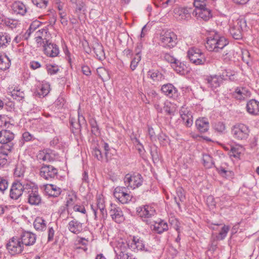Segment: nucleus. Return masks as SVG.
Returning <instances> with one entry per match:
<instances>
[{
    "label": "nucleus",
    "instance_id": "f257e3e1",
    "mask_svg": "<svg viewBox=\"0 0 259 259\" xmlns=\"http://www.w3.org/2000/svg\"><path fill=\"white\" fill-rule=\"evenodd\" d=\"M194 6L195 9L193 15L198 20L207 21L212 17L211 10L206 5V0H194Z\"/></svg>",
    "mask_w": 259,
    "mask_h": 259
},
{
    "label": "nucleus",
    "instance_id": "f03ea898",
    "mask_svg": "<svg viewBox=\"0 0 259 259\" xmlns=\"http://www.w3.org/2000/svg\"><path fill=\"white\" fill-rule=\"evenodd\" d=\"M228 43L229 41L226 37L215 33L213 35L207 37L205 47L209 51L219 52Z\"/></svg>",
    "mask_w": 259,
    "mask_h": 259
},
{
    "label": "nucleus",
    "instance_id": "7ed1b4c3",
    "mask_svg": "<svg viewBox=\"0 0 259 259\" xmlns=\"http://www.w3.org/2000/svg\"><path fill=\"white\" fill-rule=\"evenodd\" d=\"M25 191V196L28 203L31 205H39L41 203L42 198L39 192L38 188L33 183L29 184Z\"/></svg>",
    "mask_w": 259,
    "mask_h": 259
},
{
    "label": "nucleus",
    "instance_id": "20e7f679",
    "mask_svg": "<svg viewBox=\"0 0 259 259\" xmlns=\"http://www.w3.org/2000/svg\"><path fill=\"white\" fill-rule=\"evenodd\" d=\"M250 133L249 127L243 123H237L231 128L233 137L237 141H245L247 139Z\"/></svg>",
    "mask_w": 259,
    "mask_h": 259
},
{
    "label": "nucleus",
    "instance_id": "39448f33",
    "mask_svg": "<svg viewBox=\"0 0 259 259\" xmlns=\"http://www.w3.org/2000/svg\"><path fill=\"white\" fill-rule=\"evenodd\" d=\"M29 183L21 182L19 181H14L10 190V197L13 200H18L23 194L25 195Z\"/></svg>",
    "mask_w": 259,
    "mask_h": 259
},
{
    "label": "nucleus",
    "instance_id": "423d86ee",
    "mask_svg": "<svg viewBox=\"0 0 259 259\" xmlns=\"http://www.w3.org/2000/svg\"><path fill=\"white\" fill-rule=\"evenodd\" d=\"M177 40L176 34L170 30L165 31L160 36L161 45L163 47L168 49L175 47L178 42Z\"/></svg>",
    "mask_w": 259,
    "mask_h": 259
},
{
    "label": "nucleus",
    "instance_id": "0eeeda50",
    "mask_svg": "<svg viewBox=\"0 0 259 259\" xmlns=\"http://www.w3.org/2000/svg\"><path fill=\"white\" fill-rule=\"evenodd\" d=\"M123 180L126 187L132 189L140 187L143 182V179L141 175L135 172L126 174Z\"/></svg>",
    "mask_w": 259,
    "mask_h": 259
},
{
    "label": "nucleus",
    "instance_id": "6e6552de",
    "mask_svg": "<svg viewBox=\"0 0 259 259\" xmlns=\"http://www.w3.org/2000/svg\"><path fill=\"white\" fill-rule=\"evenodd\" d=\"M6 248L10 254L12 255L21 253L24 250V246L18 236L11 238L6 244Z\"/></svg>",
    "mask_w": 259,
    "mask_h": 259
},
{
    "label": "nucleus",
    "instance_id": "1a4fd4ad",
    "mask_svg": "<svg viewBox=\"0 0 259 259\" xmlns=\"http://www.w3.org/2000/svg\"><path fill=\"white\" fill-rule=\"evenodd\" d=\"M136 211L138 215L147 224L151 223L150 219L156 214L154 207L149 205L139 206L137 208Z\"/></svg>",
    "mask_w": 259,
    "mask_h": 259
},
{
    "label": "nucleus",
    "instance_id": "9d476101",
    "mask_svg": "<svg viewBox=\"0 0 259 259\" xmlns=\"http://www.w3.org/2000/svg\"><path fill=\"white\" fill-rule=\"evenodd\" d=\"M190 61L195 65L204 64L206 61L204 54L198 48H192L187 52Z\"/></svg>",
    "mask_w": 259,
    "mask_h": 259
},
{
    "label": "nucleus",
    "instance_id": "9b49d317",
    "mask_svg": "<svg viewBox=\"0 0 259 259\" xmlns=\"http://www.w3.org/2000/svg\"><path fill=\"white\" fill-rule=\"evenodd\" d=\"M127 188L124 187H117L114 190V197L123 204L129 203L133 198V195L128 192Z\"/></svg>",
    "mask_w": 259,
    "mask_h": 259
},
{
    "label": "nucleus",
    "instance_id": "f8f14e48",
    "mask_svg": "<svg viewBox=\"0 0 259 259\" xmlns=\"http://www.w3.org/2000/svg\"><path fill=\"white\" fill-rule=\"evenodd\" d=\"M79 109H78V110ZM69 123L71 128L72 132L74 134L79 133L81 135V128L82 126H87V123L85 117L78 111V120L76 121L74 118H69Z\"/></svg>",
    "mask_w": 259,
    "mask_h": 259
},
{
    "label": "nucleus",
    "instance_id": "ddd939ff",
    "mask_svg": "<svg viewBox=\"0 0 259 259\" xmlns=\"http://www.w3.org/2000/svg\"><path fill=\"white\" fill-rule=\"evenodd\" d=\"M246 27V23L243 19H238L234 23L233 26L230 29V32L232 37L236 39H240L242 37V31Z\"/></svg>",
    "mask_w": 259,
    "mask_h": 259
},
{
    "label": "nucleus",
    "instance_id": "4468645a",
    "mask_svg": "<svg viewBox=\"0 0 259 259\" xmlns=\"http://www.w3.org/2000/svg\"><path fill=\"white\" fill-rule=\"evenodd\" d=\"M97 208H94L93 206L91 205L94 212L95 219L105 220L107 216V210L105 208L104 199L102 198H99L97 200Z\"/></svg>",
    "mask_w": 259,
    "mask_h": 259
},
{
    "label": "nucleus",
    "instance_id": "2eb2a0df",
    "mask_svg": "<svg viewBox=\"0 0 259 259\" xmlns=\"http://www.w3.org/2000/svg\"><path fill=\"white\" fill-rule=\"evenodd\" d=\"M57 174L58 170L51 165L43 164L40 169V177L47 180H52Z\"/></svg>",
    "mask_w": 259,
    "mask_h": 259
},
{
    "label": "nucleus",
    "instance_id": "dca6fc26",
    "mask_svg": "<svg viewBox=\"0 0 259 259\" xmlns=\"http://www.w3.org/2000/svg\"><path fill=\"white\" fill-rule=\"evenodd\" d=\"M109 212L112 220L116 223L120 224L125 220L121 208L115 204L111 203Z\"/></svg>",
    "mask_w": 259,
    "mask_h": 259
},
{
    "label": "nucleus",
    "instance_id": "f3484780",
    "mask_svg": "<svg viewBox=\"0 0 259 259\" xmlns=\"http://www.w3.org/2000/svg\"><path fill=\"white\" fill-rule=\"evenodd\" d=\"M19 237L23 246H32L35 244L36 240V235L29 231L23 232Z\"/></svg>",
    "mask_w": 259,
    "mask_h": 259
},
{
    "label": "nucleus",
    "instance_id": "a211bd4d",
    "mask_svg": "<svg viewBox=\"0 0 259 259\" xmlns=\"http://www.w3.org/2000/svg\"><path fill=\"white\" fill-rule=\"evenodd\" d=\"M71 220L68 224V230L74 234H79L83 231L84 224L79 222L73 216H71Z\"/></svg>",
    "mask_w": 259,
    "mask_h": 259
},
{
    "label": "nucleus",
    "instance_id": "6ab92c4d",
    "mask_svg": "<svg viewBox=\"0 0 259 259\" xmlns=\"http://www.w3.org/2000/svg\"><path fill=\"white\" fill-rule=\"evenodd\" d=\"M224 74L221 75H213L207 76L205 78L208 87L212 91H214L217 88L220 87L222 80L225 79Z\"/></svg>",
    "mask_w": 259,
    "mask_h": 259
},
{
    "label": "nucleus",
    "instance_id": "aec40b11",
    "mask_svg": "<svg viewBox=\"0 0 259 259\" xmlns=\"http://www.w3.org/2000/svg\"><path fill=\"white\" fill-rule=\"evenodd\" d=\"M44 53L48 57L54 58L58 56L60 51L59 47L55 44L50 42L43 45Z\"/></svg>",
    "mask_w": 259,
    "mask_h": 259
},
{
    "label": "nucleus",
    "instance_id": "412c9836",
    "mask_svg": "<svg viewBox=\"0 0 259 259\" xmlns=\"http://www.w3.org/2000/svg\"><path fill=\"white\" fill-rule=\"evenodd\" d=\"M251 93L250 91L244 87H237L235 91L232 93V97L237 100H244L250 97Z\"/></svg>",
    "mask_w": 259,
    "mask_h": 259
},
{
    "label": "nucleus",
    "instance_id": "4be33fe9",
    "mask_svg": "<svg viewBox=\"0 0 259 259\" xmlns=\"http://www.w3.org/2000/svg\"><path fill=\"white\" fill-rule=\"evenodd\" d=\"M190 10L186 8H176L174 10V16L178 20H188L191 18Z\"/></svg>",
    "mask_w": 259,
    "mask_h": 259
},
{
    "label": "nucleus",
    "instance_id": "5701e85b",
    "mask_svg": "<svg viewBox=\"0 0 259 259\" xmlns=\"http://www.w3.org/2000/svg\"><path fill=\"white\" fill-rule=\"evenodd\" d=\"M162 92L169 98H175L178 97V90L171 83H167L162 86Z\"/></svg>",
    "mask_w": 259,
    "mask_h": 259
},
{
    "label": "nucleus",
    "instance_id": "b1692460",
    "mask_svg": "<svg viewBox=\"0 0 259 259\" xmlns=\"http://www.w3.org/2000/svg\"><path fill=\"white\" fill-rule=\"evenodd\" d=\"M180 113L184 124L187 127H190L193 124V117L191 113L184 107H182Z\"/></svg>",
    "mask_w": 259,
    "mask_h": 259
},
{
    "label": "nucleus",
    "instance_id": "393cba45",
    "mask_svg": "<svg viewBox=\"0 0 259 259\" xmlns=\"http://www.w3.org/2000/svg\"><path fill=\"white\" fill-rule=\"evenodd\" d=\"M74 9V13L78 17L86 11V5L83 0H70Z\"/></svg>",
    "mask_w": 259,
    "mask_h": 259
},
{
    "label": "nucleus",
    "instance_id": "a878e982",
    "mask_svg": "<svg viewBox=\"0 0 259 259\" xmlns=\"http://www.w3.org/2000/svg\"><path fill=\"white\" fill-rule=\"evenodd\" d=\"M128 248L136 251L143 250L145 248V244L142 240L138 237L133 236L132 238V242H130Z\"/></svg>",
    "mask_w": 259,
    "mask_h": 259
},
{
    "label": "nucleus",
    "instance_id": "bb28decb",
    "mask_svg": "<svg viewBox=\"0 0 259 259\" xmlns=\"http://www.w3.org/2000/svg\"><path fill=\"white\" fill-rule=\"evenodd\" d=\"M13 12L17 14L24 16L27 12L25 5L20 1L14 2L11 6Z\"/></svg>",
    "mask_w": 259,
    "mask_h": 259
},
{
    "label": "nucleus",
    "instance_id": "cd10ccee",
    "mask_svg": "<svg viewBox=\"0 0 259 259\" xmlns=\"http://www.w3.org/2000/svg\"><path fill=\"white\" fill-rule=\"evenodd\" d=\"M246 108L250 114L257 115L259 114V102L254 99L249 101L247 103Z\"/></svg>",
    "mask_w": 259,
    "mask_h": 259
},
{
    "label": "nucleus",
    "instance_id": "c85d7f7f",
    "mask_svg": "<svg viewBox=\"0 0 259 259\" xmlns=\"http://www.w3.org/2000/svg\"><path fill=\"white\" fill-rule=\"evenodd\" d=\"M50 91V84L48 83H40L37 85L35 93L39 97L43 98L49 93Z\"/></svg>",
    "mask_w": 259,
    "mask_h": 259
},
{
    "label": "nucleus",
    "instance_id": "c756f323",
    "mask_svg": "<svg viewBox=\"0 0 259 259\" xmlns=\"http://www.w3.org/2000/svg\"><path fill=\"white\" fill-rule=\"evenodd\" d=\"M130 244V241L128 242H124L123 241H118L116 246L114 248V252L116 254V257L120 256L121 255L126 253L127 248L128 247Z\"/></svg>",
    "mask_w": 259,
    "mask_h": 259
},
{
    "label": "nucleus",
    "instance_id": "7c9ffc66",
    "mask_svg": "<svg viewBox=\"0 0 259 259\" xmlns=\"http://www.w3.org/2000/svg\"><path fill=\"white\" fill-rule=\"evenodd\" d=\"M197 129L200 133H205L209 129V122L207 118H202L197 119L195 122Z\"/></svg>",
    "mask_w": 259,
    "mask_h": 259
},
{
    "label": "nucleus",
    "instance_id": "2f4dec72",
    "mask_svg": "<svg viewBox=\"0 0 259 259\" xmlns=\"http://www.w3.org/2000/svg\"><path fill=\"white\" fill-rule=\"evenodd\" d=\"M14 138L13 133L9 130L0 131V143L6 144L12 142Z\"/></svg>",
    "mask_w": 259,
    "mask_h": 259
},
{
    "label": "nucleus",
    "instance_id": "473e14b6",
    "mask_svg": "<svg viewBox=\"0 0 259 259\" xmlns=\"http://www.w3.org/2000/svg\"><path fill=\"white\" fill-rule=\"evenodd\" d=\"M153 226V230L158 234H161L168 229V226L167 223L162 220L158 222H155Z\"/></svg>",
    "mask_w": 259,
    "mask_h": 259
},
{
    "label": "nucleus",
    "instance_id": "72a5a7b5",
    "mask_svg": "<svg viewBox=\"0 0 259 259\" xmlns=\"http://www.w3.org/2000/svg\"><path fill=\"white\" fill-rule=\"evenodd\" d=\"M147 76L154 82L160 81L164 79L163 75L159 71L155 69L149 70L147 72Z\"/></svg>",
    "mask_w": 259,
    "mask_h": 259
},
{
    "label": "nucleus",
    "instance_id": "f704fd0d",
    "mask_svg": "<svg viewBox=\"0 0 259 259\" xmlns=\"http://www.w3.org/2000/svg\"><path fill=\"white\" fill-rule=\"evenodd\" d=\"M46 191L50 196L53 197H58L62 192L60 188L53 184L48 185L46 188Z\"/></svg>",
    "mask_w": 259,
    "mask_h": 259
},
{
    "label": "nucleus",
    "instance_id": "c9c22d12",
    "mask_svg": "<svg viewBox=\"0 0 259 259\" xmlns=\"http://www.w3.org/2000/svg\"><path fill=\"white\" fill-rule=\"evenodd\" d=\"M58 213L60 218L63 220H67L72 216V213L70 212L69 207L65 204L62 205L60 207L58 210Z\"/></svg>",
    "mask_w": 259,
    "mask_h": 259
},
{
    "label": "nucleus",
    "instance_id": "e433bc0d",
    "mask_svg": "<svg viewBox=\"0 0 259 259\" xmlns=\"http://www.w3.org/2000/svg\"><path fill=\"white\" fill-rule=\"evenodd\" d=\"M93 51L95 53L97 58L99 60H103L105 58V54L104 53V49L103 46L99 43H96L95 44Z\"/></svg>",
    "mask_w": 259,
    "mask_h": 259
},
{
    "label": "nucleus",
    "instance_id": "4c0bfd02",
    "mask_svg": "<svg viewBox=\"0 0 259 259\" xmlns=\"http://www.w3.org/2000/svg\"><path fill=\"white\" fill-rule=\"evenodd\" d=\"M11 65V61L6 55H3L0 54V69L6 70Z\"/></svg>",
    "mask_w": 259,
    "mask_h": 259
},
{
    "label": "nucleus",
    "instance_id": "58836bf2",
    "mask_svg": "<svg viewBox=\"0 0 259 259\" xmlns=\"http://www.w3.org/2000/svg\"><path fill=\"white\" fill-rule=\"evenodd\" d=\"M11 38L7 33L0 32V48H5L11 42Z\"/></svg>",
    "mask_w": 259,
    "mask_h": 259
},
{
    "label": "nucleus",
    "instance_id": "ea45409f",
    "mask_svg": "<svg viewBox=\"0 0 259 259\" xmlns=\"http://www.w3.org/2000/svg\"><path fill=\"white\" fill-rule=\"evenodd\" d=\"M172 67L180 74H185L186 72V65L178 60L173 64Z\"/></svg>",
    "mask_w": 259,
    "mask_h": 259
},
{
    "label": "nucleus",
    "instance_id": "a19ab883",
    "mask_svg": "<svg viewBox=\"0 0 259 259\" xmlns=\"http://www.w3.org/2000/svg\"><path fill=\"white\" fill-rule=\"evenodd\" d=\"M33 226L36 230L43 231L46 228L45 221L41 218H37L34 221Z\"/></svg>",
    "mask_w": 259,
    "mask_h": 259
},
{
    "label": "nucleus",
    "instance_id": "79ce46f5",
    "mask_svg": "<svg viewBox=\"0 0 259 259\" xmlns=\"http://www.w3.org/2000/svg\"><path fill=\"white\" fill-rule=\"evenodd\" d=\"M92 154L98 160L105 161V155L102 154L99 146L93 148Z\"/></svg>",
    "mask_w": 259,
    "mask_h": 259
},
{
    "label": "nucleus",
    "instance_id": "37998d69",
    "mask_svg": "<svg viewBox=\"0 0 259 259\" xmlns=\"http://www.w3.org/2000/svg\"><path fill=\"white\" fill-rule=\"evenodd\" d=\"M89 123L92 128V133L96 136H99L100 132L96 119L94 118L90 119Z\"/></svg>",
    "mask_w": 259,
    "mask_h": 259
},
{
    "label": "nucleus",
    "instance_id": "c03bdc74",
    "mask_svg": "<svg viewBox=\"0 0 259 259\" xmlns=\"http://www.w3.org/2000/svg\"><path fill=\"white\" fill-rule=\"evenodd\" d=\"M141 60L140 50L139 51H136V56L131 61L130 65V68L133 71L136 69Z\"/></svg>",
    "mask_w": 259,
    "mask_h": 259
},
{
    "label": "nucleus",
    "instance_id": "a18cd8bd",
    "mask_svg": "<svg viewBox=\"0 0 259 259\" xmlns=\"http://www.w3.org/2000/svg\"><path fill=\"white\" fill-rule=\"evenodd\" d=\"M77 201V196L74 193L70 194L66 197L65 205L68 207H73Z\"/></svg>",
    "mask_w": 259,
    "mask_h": 259
},
{
    "label": "nucleus",
    "instance_id": "49530a36",
    "mask_svg": "<svg viewBox=\"0 0 259 259\" xmlns=\"http://www.w3.org/2000/svg\"><path fill=\"white\" fill-rule=\"evenodd\" d=\"M163 110L166 114L172 116L174 115L176 111V107L170 103H165L163 106Z\"/></svg>",
    "mask_w": 259,
    "mask_h": 259
},
{
    "label": "nucleus",
    "instance_id": "de8ad7c7",
    "mask_svg": "<svg viewBox=\"0 0 259 259\" xmlns=\"http://www.w3.org/2000/svg\"><path fill=\"white\" fill-rule=\"evenodd\" d=\"M203 161L204 166L208 168L211 167L214 164L212 158L208 154L203 155Z\"/></svg>",
    "mask_w": 259,
    "mask_h": 259
},
{
    "label": "nucleus",
    "instance_id": "09e8293b",
    "mask_svg": "<svg viewBox=\"0 0 259 259\" xmlns=\"http://www.w3.org/2000/svg\"><path fill=\"white\" fill-rule=\"evenodd\" d=\"M1 153L4 155H8V152L12 151L13 149V144L10 142L6 144H2Z\"/></svg>",
    "mask_w": 259,
    "mask_h": 259
},
{
    "label": "nucleus",
    "instance_id": "8fccbe9b",
    "mask_svg": "<svg viewBox=\"0 0 259 259\" xmlns=\"http://www.w3.org/2000/svg\"><path fill=\"white\" fill-rule=\"evenodd\" d=\"M101 144L103 147L104 150L105 161L108 162L109 159L111 158V155L109 154L110 148L108 144L104 141H101Z\"/></svg>",
    "mask_w": 259,
    "mask_h": 259
},
{
    "label": "nucleus",
    "instance_id": "3c124183",
    "mask_svg": "<svg viewBox=\"0 0 259 259\" xmlns=\"http://www.w3.org/2000/svg\"><path fill=\"white\" fill-rule=\"evenodd\" d=\"M46 69L48 74L51 75L57 74L59 71L58 66L56 65L47 64Z\"/></svg>",
    "mask_w": 259,
    "mask_h": 259
},
{
    "label": "nucleus",
    "instance_id": "603ef678",
    "mask_svg": "<svg viewBox=\"0 0 259 259\" xmlns=\"http://www.w3.org/2000/svg\"><path fill=\"white\" fill-rule=\"evenodd\" d=\"M32 3L35 5L37 7L41 9L46 8L48 4V0H31Z\"/></svg>",
    "mask_w": 259,
    "mask_h": 259
},
{
    "label": "nucleus",
    "instance_id": "864d4df0",
    "mask_svg": "<svg viewBox=\"0 0 259 259\" xmlns=\"http://www.w3.org/2000/svg\"><path fill=\"white\" fill-rule=\"evenodd\" d=\"M40 36L43 39L44 45H45V44H48L51 42L50 40L51 38V35L49 32L47 28L44 29L43 34H41Z\"/></svg>",
    "mask_w": 259,
    "mask_h": 259
},
{
    "label": "nucleus",
    "instance_id": "5fc2aeb1",
    "mask_svg": "<svg viewBox=\"0 0 259 259\" xmlns=\"http://www.w3.org/2000/svg\"><path fill=\"white\" fill-rule=\"evenodd\" d=\"M25 169L21 164H18L16 166L14 174L17 177H20L23 175Z\"/></svg>",
    "mask_w": 259,
    "mask_h": 259
},
{
    "label": "nucleus",
    "instance_id": "6e6d98bb",
    "mask_svg": "<svg viewBox=\"0 0 259 259\" xmlns=\"http://www.w3.org/2000/svg\"><path fill=\"white\" fill-rule=\"evenodd\" d=\"M158 139L159 141L160 145H161L163 146H166L167 144L168 143V138L167 136L163 133H161L159 134Z\"/></svg>",
    "mask_w": 259,
    "mask_h": 259
},
{
    "label": "nucleus",
    "instance_id": "4d7b16f0",
    "mask_svg": "<svg viewBox=\"0 0 259 259\" xmlns=\"http://www.w3.org/2000/svg\"><path fill=\"white\" fill-rule=\"evenodd\" d=\"M169 222L170 225L175 229L178 233H180V229H179V222L175 218H171L169 220Z\"/></svg>",
    "mask_w": 259,
    "mask_h": 259
},
{
    "label": "nucleus",
    "instance_id": "13d9d810",
    "mask_svg": "<svg viewBox=\"0 0 259 259\" xmlns=\"http://www.w3.org/2000/svg\"><path fill=\"white\" fill-rule=\"evenodd\" d=\"M97 72L99 77L101 78L102 80H103L104 78H106V76H108L107 70L103 67L98 68L97 69Z\"/></svg>",
    "mask_w": 259,
    "mask_h": 259
},
{
    "label": "nucleus",
    "instance_id": "bf43d9fd",
    "mask_svg": "<svg viewBox=\"0 0 259 259\" xmlns=\"http://www.w3.org/2000/svg\"><path fill=\"white\" fill-rule=\"evenodd\" d=\"M229 230L230 227L228 226L224 225L222 227L219 234L220 239L223 240L226 237Z\"/></svg>",
    "mask_w": 259,
    "mask_h": 259
},
{
    "label": "nucleus",
    "instance_id": "052dcab7",
    "mask_svg": "<svg viewBox=\"0 0 259 259\" xmlns=\"http://www.w3.org/2000/svg\"><path fill=\"white\" fill-rule=\"evenodd\" d=\"M8 182L7 180L0 177V191L4 193L8 188Z\"/></svg>",
    "mask_w": 259,
    "mask_h": 259
},
{
    "label": "nucleus",
    "instance_id": "680f3d73",
    "mask_svg": "<svg viewBox=\"0 0 259 259\" xmlns=\"http://www.w3.org/2000/svg\"><path fill=\"white\" fill-rule=\"evenodd\" d=\"M213 127L216 131L219 133H223L226 129L225 124L223 122L220 121L215 123Z\"/></svg>",
    "mask_w": 259,
    "mask_h": 259
},
{
    "label": "nucleus",
    "instance_id": "e2e57ef3",
    "mask_svg": "<svg viewBox=\"0 0 259 259\" xmlns=\"http://www.w3.org/2000/svg\"><path fill=\"white\" fill-rule=\"evenodd\" d=\"M73 209L75 212H79L84 214H86L87 211L84 206L82 205L74 204L73 206Z\"/></svg>",
    "mask_w": 259,
    "mask_h": 259
},
{
    "label": "nucleus",
    "instance_id": "0e129e2a",
    "mask_svg": "<svg viewBox=\"0 0 259 259\" xmlns=\"http://www.w3.org/2000/svg\"><path fill=\"white\" fill-rule=\"evenodd\" d=\"M164 59L167 62L170 63L171 64V67L172 66L173 64L175 63V62H176V61L178 60V59L174 58L168 53H165L164 55Z\"/></svg>",
    "mask_w": 259,
    "mask_h": 259
},
{
    "label": "nucleus",
    "instance_id": "69168bd1",
    "mask_svg": "<svg viewBox=\"0 0 259 259\" xmlns=\"http://www.w3.org/2000/svg\"><path fill=\"white\" fill-rule=\"evenodd\" d=\"M37 157L40 160H42L43 161H48L50 160L51 156L49 153L42 152L39 153Z\"/></svg>",
    "mask_w": 259,
    "mask_h": 259
},
{
    "label": "nucleus",
    "instance_id": "338daca9",
    "mask_svg": "<svg viewBox=\"0 0 259 259\" xmlns=\"http://www.w3.org/2000/svg\"><path fill=\"white\" fill-rule=\"evenodd\" d=\"M242 59L243 62L246 63V64H248L249 62L250 59V53L248 51L245 50L242 53Z\"/></svg>",
    "mask_w": 259,
    "mask_h": 259
},
{
    "label": "nucleus",
    "instance_id": "774afa93",
    "mask_svg": "<svg viewBox=\"0 0 259 259\" xmlns=\"http://www.w3.org/2000/svg\"><path fill=\"white\" fill-rule=\"evenodd\" d=\"M60 18L61 19L60 22L61 24L65 26L68 24V20L66 18V14L65 12H60L59 13Z\"/></svg>",
    "mask_w": 259,
    "mask_h": 259
}]
</instances>
